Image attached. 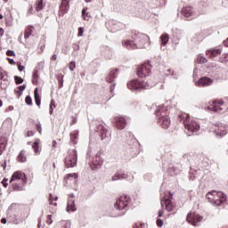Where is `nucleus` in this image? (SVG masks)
<instances>
[{
    "mask_svg": "<svg viewBox=\"0 0 228 228\" xmlns=\"http://www.w3.org/2000/svg\"><path fill=\"white\" fill-rule=\"evenodd\" d=\"M72 49H73V56H79V53H77V51L79 50V45L77 44H73L72 45Z\"/></svg>",
    "mask_w": 228,
    "mask_h": 228,
    "instance_id": "obj_40",
    "label": "nucleus"
},
{
    "mask_svg": "<svg viewBox=\"0 0 228 228\" xmlns=\"http://www.w3.org/2000/svg\"><path fill=\"white\" fill-rule=\"evenodd\" d=\"M25 102L28 106H33V99H31L30 95L26 96Z\"/></svg>",
    "mask_w": 228,
    "mask_h": 228,
    "instance_id": "obj_45",
    "label": "nucleus"
},
{
    "mask_svg": "<svg viewBox=\"0 0 228 228\" xmlns=\"http://www.w3.org/2000/svg\"><path fill=\"white\" fill-rule=\"evenodd\" d=\"M151 69H152V65H151V61L147 63H143L142 65L137 67L136 74L140 79H143V77H147L149 74H151Z\"/></svg>",
    "mask_w": 228,
    "mask_h": 228,
    "instance_id": "obj_8",
    "label": "nucleus"
},
{
    "mask_svg": "<svg viewBox=\"0 0 228 228\" xmlns=\"http://www.w3.org/2000/svg\"><path fill=\"white\" fill-rule=\"evenodd\" d=\"M64 163L66 168H74L77 165V151L76 149L68 151V156L65 158Z\"/></svg>",
    "mask_w": 228,
    "mask_h": 228,
    "instance_id": "obj_7",
    "label": "nucleus"
},
{
    "mask_svg": "<svg viewBox=\"0 0 228 228\" xmlns=\"http://www.w3.org/2000/svg\"><path fill=\"white\" fill-rule=\"evenodd\" d=\"M102 163L104 161L101 158V153H96L95 157L92 159V160L88 161L89 167L92 170H99L101 167H102Z\"/></svg>",
    "mask_w": 228,
    "mask_h": 228,
    "instance_id": "obj_10",
    "label": "nucleus"
},
{
    "mask_svg": "<svg viewBox=\"0 0 228 228\" xmlns=\"http://www.w3.org/2000/svg\"><path fill=\"white\" fill-rule=\"evenodd\" d=\"M17 159L20 163H26V157L24 156V151H21L17 157Z\"/></svg>",
    "mask_w": 228,
    "mask_h": 228,
    "instance_id": "obj_37",
    "label": "nucleus"
},
{
    "mask_svg": "<svg viewBox=\"0 0 228 228\" xmlns=\"http://www.w3.org/2000/svg\"><path fill=\"white\" fill-rule=\"evenodd\" d=\"M208 193H211L212 197H214L216 200V199L219 200V202H221V208H225V203L227 202V195H225V193L216 191H208Z\"/></svg>",
    "mask_w": 228,
    "mask_h": 228,
    "instance_id": "obj_15",
    "label": "nucleus"
},
{
    "mask_svg": "<svg viewBox=\"0 0 228 228\" xmlns=\"http://www.w3.org/2000/svg\"><path fill=\"white\" fill-rule=\"evenodd\" d=\"M118 76V69H111L106 77L107 83H113Z\"/></svg>",
    "mask_w": 228,
    "mask_h": 228,
    "instance_id": "obj_22",
    "label": "nucleus"
},
{
    "mask_svg": "<svg viewBox=\"0 0 228 228\" xmlns=\"http://www.w3.org/2000/svg\"><path fill=\"white\" fill-rule=\"evenodd\" d=\"M181 13L186 20H191V19H193L192 17H195V9L191 5L184 6Z\"/></svg>",
    "mask_w": 228,
    "mask_h": 228,
    "instance_id": "obj_14",
    "label": "nucleus"
},
{
    "mask_svg": "<svg viewBox=\"0 0 228 228\" xmlns=\"http://www.w3.org/2000/svg\"><path fill=\"white\" fill-rule=\"evenodd\" d=\"M57 81L59 83V88H63V75L62 74L58 75Z\"/></svg>",
    "mask_w": 228,
    "mask_h": 228,
    "instance_id": "obj_41",
    "label": "nucleus"
},
{
    "mask_svg": "<svg viewBox=\"0 0 228 228\" xmlns=\"http://www.w3.org/2000/svg\"><path fill=\"white\" fill-rule=\"evenodd\" d=\"M168 40H169L168 34H163L160 37V42H161L162 45H167V44H168Z\"/></svg>",
    "mask_w": 228,
    "mask_h": 228,
    "instance_id": "obj_36",
    "label": "nucleus"
},
{
    "mask_svg": "<svg viewBox=\"0 0 228 228\" xmlns=\"http://www.w3.org/2000/svg\"><path fill=\"white\" fill-rule=\"evenodd\" d=\"M32 83L33 85H38V71L37 69H34L33 74H32Z\"/></svg>",
    "mask_w": 228,
    "mask_h": 228,
    "instance_id": "obj_34",
    "label": "nucleus"
},
{
    "mask_svg": "<svg viewBox=\"0 0 228 228\" xmlns=\"http://www.w3.org/2000/svg\"><path fill=\"white\" fill-rule=\"evenodd\" d=\"M2 184H3L4 188H8V179L4 178L2 181Z\"/></svg>",
    "mask_w": 228,
    "mask_h": 228,
    "instance_id": "obj_53",
    "label": "nucleus"
},
{
    "mask_svg": "<svg viewBox=\"0 0 228 228\" xmlns=\"http://www.w3.org/2000/svg\"><path fill=\"white\" fill-rule=\"evenodd\" d=\"M34 99L37 106L42 104V97L40 96V94H38V87H36L34 90Z\"/></svg>",
    "mask_w": 228,
    "mask_h": 228,
    "instance_id": "obj_29",
    "label": "nucleus"
},
{
    "mask_svg": "<svg viewBox=\"0 0 228 228\" xmlns=\"http://www.w3.org/2000/svg\"><path fill=\"white\" fill-rule=\"evenodd\" d=\"M153 4H155L156 7L158 6H165L167 4V0H151Z\"/></svg>",
    "mask_w": 228,
    "mask_h": 228,
    "instance_id": "obj_38",
    "label": "nucleus"
},
{
    "mask_svg": "<svg viewBox=\"0 0 228 228\" xmlns=\"http://www.w3.org/2000/svg\"><path fill=\"white\" fill-rule=\"evenodd\" d=\"M7 61H9L10 65H15V61L10 57H7Z\"/></svg>",
    "mask_w": 228,
    "mask_h": 228,
    "instance_id": "obj_60",
    "label": "nucleus"
},
{
    "mask_svg": "<svg viewBox=\"0 0 228 228\" xmlns=\"http://www.w3.org/2000/svg\"><path fill=\"white\" fill-rule=\"evenodd\" d=\"M189 179L190 181H195V175L191 171L189 173Z\"/></svg>",
    "mask_w": 228,
    "mask_h": 228,
    "instance_id": "obj_56",
    "label": "nucleus"
},
{
    "mask_svg": "<svg viewBox=\"0 0 228 228\" xmlns=\"http://www.w3.org/2000/svg\"><path fill=\"white\" fill-rule=\"evenodd\" d=\"M186 220L189 224L191 225H194V227H197L198 225H200V222L204 220V216L195 213V212H191L187 215Z\"/></svg>",
    "mask_w": 228,
    "mask_h": 228,
    "instance_id": "obj_9",
    "label": "nucleus"
},
{
    "mask_svg": "<svg viewBox=\"0 0 228 228\" xmlns=\"http://www.w3.org/2000/svg\"><path fill=\"white\" fill-rule=\"evenodd\" d=\"M15 206L17 205L12 204L11 207H9L8 212H7V218L10 224H14L16 225H19V224H20L21 221L17 217V214L13 212V208H15Z\"/></svg>",
    "mask_w": 228,
    "mask_h": 228,
    "instance_id": "obj_12",
    "label": "nucleus"
},
{
    "mask_svg": "<svg viewBox=\"0 0 228 228\" xmlns=\"http://www.w3.org/2000/svg\"><path fill=\"white\" fill-rule=\"evenodd\" d=\"M78 134H79V131H76L70 134V142L73 143V145H76V143H77L76 140H77Z\"/></svg>",
    "mask_w": 228,
    "mask_h": 228,
    "instance_id": "obj_33",
    "label": "nucleus"
},
{
    "mask_svg": "<svg viewBox=\"0 0 228 228\" xmlns=\"http://www.w3.org/2000/svg\"><path fill=\"white\" fill-rule=\"evenodd\" d=\"M82 17H84V20H86V17H88V12H86V9L82 10Z\"/></svg>",
    "mask_w": 228,
    "mask_h": 228,
    "instance_id": "obj_51",
    "label": "nucleus"
},
{
    "mask_svg": "<svg viewBox=\"0 0 228 228\" xmlns=\"http://www.w3.org/2000/svg\"><path fill=\"white\" fill-rule=\"evenodd\" d=\"M91 156H92V151L88 150L87 153H86V156L87 162L91 161L90 160Z\"/></svg>",
    "mask_w": 228,
    "mask_h": 228,
    "instance_id": "obj_54",
    "label": "nucleus"
},
{
    "mask_svg": "<svg viewBox=\"0 0 228 228\" xmlns=\"http://www.w3.org/2000/svg\"><path fill=\"white\" fill-rule=\"evenodd\" d=\"M32 149L36 154H37L40 149V139H36V141L32 144Z\"/></svg>",
    "mask_w": 228,
    "mask_h": 228,
    "instance_id": "obj_32",
    "label": "nucleus"
},
{
    "mask_svg": "<svg viewBox=\"0 0 228 228\" xmlns=\"http://www.w3.org/2000/svg\"><path fill=\"white\" fill-rule=\"evenodd\" d=\"M178 120L183 124L187 136H193V134H197L200 131V124L193 119H190V115L186 113L179 114Z\"/></svg>",
    "mask_w": 228,
    "mask_h": 228,
    "instance_id": "obj_2",
    "label": "nucleus"
},
{
    "mask_svg": "<svg viewBox=\"0 0 228 228\" xmlns=\"http://www.w3.org/2000/svg\"><path fill=\"white\" fill-rule=\"evenodd\" d=\"M69 70L73 71L74 69H76V61H70L69 64Z\"/></svg>",
    "mask_w": 228,
    "mask_h": 228,
    "instance_id": "obj_50",
    "label": "nucleus"
},
{
    "mask_svg": "<svg viewBox=\"0 0 228 228\" xmlns=\"http://www.w3.org/2000/svg\"><path fill=\"white\" fill-rule=\"evenodd\" d=\"M18 90H20V93L22 94V91L26 90V85L19 86H18Z\"/></svg>",
    "mask_w": 228,
    "mask_h": 228,
    "instance_id": "obj_58",
    "label": "nucleus"
},
{
    "mask_svg": "<svg viewBox=\"0 0 228 228\" xmlns=\"http://www.w3.org/2000/svg\"><path fill=\"white\" fill-rule=\"evenodd\" d=\"M6 145H8V139L4 135H0V156L5 151Z\"/></svg>",
    "mask_w": 228,
    "mask_h": 228,
    "instance_id": "obj_26",
    "label": "nucleus"
},
{
    "mask_svg": "<svg viewBox=\"0 0 228 228\" xmlns=\"http://www.w3.org/2000/svg\"><path fill=\"white\" fill-rule=\"evenodd\" d=\"M207 54L209 58H216V56L222 54V50L220 48H212L207 51Z\"/></svg>",
    "mask_w": 228,
    "mask_h": 228,
    "instance_id": "obj_24",
    "label": "nucleus"
},
{
    "mask_svg": "<svg viewBox=\"0 0 228 228\" xmlns=\"http://www.w3.org/2000/svg\"><path fill=\"white\" fill-rule=\"evenodd\" d=\"M206 199L208 200V202H210V204H213L214 206H222V201H220L219 199H215L211 192H208L206 194Z\"/></svg>",
    "mask_w": 228,
    "mask_h": 228,
    "instance_id": "obj_23",
    "label": "nucleus"
},
{
    "mask_svg": "<svg viewBox=\"0 0 228 228\" xmlns=\"http://www.w3.org/2000/svg\"><path fill=\"white\" fill-rule=\"evenodd\" d=\"M154 85L150 84L149 81L133 79L127 83V88L132 92H141V90H147L152 88Z\"/></svg>",
    "mask_w": 228,
    "mask_h": 228,
    "instance_id": "obj_5",
    "label": "nucleus"
},
{
    "mask_svg": "<svg viewBox=\"0 0 228 228\" xmlns=\"http://www.w3.org/2000/svg\"><path fill=\"white\" fill-rule=\"evenodd\" d=\"M3 68H0V81H8V78H4V75L8 77V73L6 71H2Z\"/></svg>",
    "mask_w": 228,
    "mask_h": 228,
    "instance_id": "obj_39",
    "label": "nucleus"
},
{
    "mask_svg": "<svg viewBox=\"0 0 228 228\" xmlns=\"http://www.w3.org/2000/svg\"><path fill=\"white\" fill-rule=\"evenodd\" d=\"M54 108H56V104L54 103V100H51V102H50V110H49L50 115H53V113L54 111Z\"/></svg>",
    "mask_w": 228,
    "mask_h": 228,
    "instance_id": "obj_43",
    "label": "nucleus"
},
{
    "mask_svg": "<svg viewBox=\"0 0 228 228\" xmlns=\"http://www.w3.org/2000/svg\"><path fill=\"white\" fill-rule=\"evenodd\" d=\"M138 140L133 135L130 142H128L129 149H132L133 152H138Z\"/></svg>",
    "mask_w": 228,
    "mask_h": 228,
    "instance_id": "obj_25",
    "label": "nucleus"
},
{
    "mask_svg": "<svg viewBox=\"0 0 228 228\" xmlns=\"http://www.w3.org/2000/svg\"><path fill=\"white\" fill-rule=\"evenodd\" d=\"M102 54H103V56H105V58H108L109 60L110 58H113V51L108 46H103L102 48Z\"/></svg>",
    "mask_w": 228,
    "mask_h": 228,
    "instance_id": "obj_28",
    "label": "nucleus"
},
{
    "mask_svg": "<svg viewBox=\"0 0 228 228\" xmlns=\"http://www.w3.org/2000/svg\"><path fill=\"white\" fill-rule=\"evenodd\" d=\"M33 28H34V27L31 25H29L28 27L26 28L25 33H24L25 40H28V38H29V37H31V35L33 33Z\"/></svg>",
    "mask_w": 228,
    "mask_h": 228,
    "instance_id": "obj_31",
    "label": "nucleus"
},
{
    "mask_svg": "<svg viewBox=\"0 0 228 228\" xmlns=\"http://www.w3.org/2000/svg\"><path fill=\"white\" fill-rule=\"evenodd\" d=\"M34 134H35V132H33V131L27 132V136H33Z\"/></svg>",
    "mask_w": 228,
    "mask_h": 228,
    "instance_id": "obj_64",
    "label": "nucleus"
},
{
    "mask_svg": "<svg viewBox=\"0 0 228 228\" xmlns=\"http://www.w3.org/2000/svg\"><path fill=\"white\" fill-rule=\"evenodd\" d=\"M172 199L173 195L170 194L168 198H165L164 200H161L160 204L161 206H165L166 211H173L174 210V205L172 204Z\"/></svg>",
    "mask_w": 228,
    "mask_h": 228,
    "instance_id": "obj_20",
    "label": "nucleus"
},
{
    "mask_svg": "<svg viewBox=\"0 0 228 228\" xmlns=\"http://www.w3.org/2000/svg\"><path fill=\"white\" fill-rule=\"evenodd\" d=\"M214 133L217 138H224L228 133V125L218 123L214 129Z\"/></svg>",
    "mask_w": 228,
    "mask_h": 228,
    "instance_id": "obj_11",
    "label": "nucleus"
},
{
    "mask_svg": "<svg viewBox=\"0 0 228 228\" xmlns=\"http://www.w3.org/2000/svg\"><path fill=\"white\" fill-rule=\"evenodd\" d=\"M41 10H44V0H37L36 3V11L41 12Z\"/></svg>",
    "mask_w": 228,
    "mask_h": 228,
    "instance_id": "obj_35",
    "label": "nucleus"
},
{
    "mask_svg": "<svg viewBox=\"0 0 228 228\" xmlns=\"http://www.w3.org/2000/svg\"><path fill=\"white\" fill-rule=\"evenodd\" d=\"M12 190H14V191H20L22 190V188L20 187V184H18V183H12Z\"/></svg>",
    "mask_w": 228,
    "mask_h": 228,
    "instance_id": "obj_47",
    "label": "nucleus"
},
{
    "mask_svg": "<svg viewBox=\"0 0 228 228\" xmlns=\"http://www.w3.org/2000/svg\"><path fill=\"white\" fill-rule=\"evenodd\" d=\"M220 106H224V101L214 100L213 107H208V110H209V111H215L216 113L218 111H222V108Z\"/></svg>",
    "mask_w": 228,
    "mask_h": 228,
    "instance_id": "obj_21",
    "label": "nucleus"
},
{
    "mask_svg": "<svg viewBox=\"0 0 228 228\" xmlns=\"http://www.w3.org/2000/svg\"><path fill=\"white\" fill-rule=\"evenodd\" d=\"M164 222L162 221L161 218L157 219V225L158 227H161L163 225Z\"/></svg>",
    "mask_w": 228,
    "mask_h": 228,
    "instance_id": "obj_57",
    "label": "nucleus"
},
{
    "mask_svg": "<svg viewBox=\"0 0 228 228\" xmlns=\"http://www.w3.org/2000/svg\"><path fill=\"white\" fill-rule=\"evenodd\" d=\"M96 133H98L101 141L105 145L110 143V140H111V134L107 129L106 125L104 123H101L96 126Z\"/></svg>",
    "mask_w": 228,
    "mask_h": 228,
    "instance_id": "obj_6",
    "label": "nucleus"
},
{
    "mask_svg": "<svg viewBox=\"0 0 228 228\" xmlns=\"http://www.w3.org/2000/svg\"><path fill=\"white\" fill-rule=\"evenodd\" d=\"M83 33H84L83 28L80 27V28H78V34H77V36H78V37H83Z\"/></svg>",
    "mask_w": 228,
    "mask_h": 228,
    "instance_id": "obj_61",
    "label": "nucleus"
},
{
    "mask_svg": "<svg viewBox=\"0 0 228 228\" xmlns=\"http://www.w3.org/2000/svg\"><path fill=\"white\" fill-rule=\"evenodd\" d=\"M14 94H16L18 95V99L20 97V95H22V93L18 89L14 90Z\"/></svg>",
    "mask_w": 228,
    "mask_h": 228,
    "instance_id": "obj_62",
    "label": "nucleus"
},
{
    "mask_svg": "<svg viewBox=\"0 0 228 228\" xmlns=\"http://www.w3.org/2000/svg\"><path fill=\"white\" fill-rule=\"evenodd\" d=\"M70 222L69 221H61V228H70Z\"/></svg>",
    "mask_w": 228,
    "mask_h": 228,
    "instance_id": "obj_44",
    "label": "nucleus"
},
{
    "mask_svg": "<svg viewBox=\"0 0 228 228\" xmlns=\"http://www.w3.org/2000/svg\"><path fill=\"white\" fill-rule=\"evenodd\" d=\"M36 127H37V131L39 133V134H42V124L40 123V121H38L36 124Z\"/></svg>",
    "mask_w": 228,
    "mask_h": 228,
    "instance_id": "obj_49",
    "label": "nucleus"
},
{
    "mask_svg": "<svg viewBox=\"0 0 228 228\" xmlns=\"http://www.w3.org/2000/svg\"><path fill=\"white\" fill-rule=\"evenodd\" d=\"M66 211L68 213L70 211L72 213H74V211H76V200H75L68 199Z\"/></svg>",
    "mask_w": 228,
    "mask_h": 228,
    "instance_id": "obj_27",
    "label": "nucleus"
},
{
    "mask_svg": "<svg viewBox=\"0 0 228 228\" xmlns=\"http://www.w3.org/2000/svg\"><path fill=\"white\" fill-rule=\"evenodd\" d=\"M155 115L159 117L158 124L162 127V129H168L170 127V110L165 105H159L155 110Z\"/></svg>",
    "mask_w": 228,
    "mask_h": 228,
    "instance_id": "obj_3",
    "label": "nucleus"
},
{
    "mask_svg": "<svg viewBox=\"0 0 228 228\" xmlns=\"http://www.w3.org/2000/svg\"><path fill=\"white\" fill-rule=\"evenodd\" d=\"M46 218H47V224H48V225H51V224H53V216L48 215V216H46Z\"/></svg>",
    "mask_w": 228,
    "mask_h": 228,
    "instance_id": "obj_52",
    "label": "nucleus"
},
{
    "mask_svg": "<svg viewBox=\"0 0 228 228\" xmlns=\"http://www.w3.org/2000/svg\"><path fill=\"white\" fill-rule=\"evenodd\" d=\"M69 177H74V179H77V174H69L67 175V178L69 179Z\"/></svg>",
    "mask_w": 228,
    "mask_h": 228,
    "instance_id": "obj_59",
    "label": "nucleus"
},
{
    "mask_svg": "<svg viewBox=\"0 0 228 228\" xmlns=\"http://www.w3.org/2000/svg\"><path fill=\"white\" fill-rule=\"evenodd\" d=\"M69 0H62L61 4L60 5V10L62 12V13H67L69 12Z\"/></svg>",
    "mask_w": 228,
    "mask_h": 228,
    "instance_id": "obj_30",
    "label": "nucleus"
},
{
    "mask_svg": "<svg viewBox=\"0 0 228 228\" xmlns=\"http://www.w3.org/2000/svg\"><path fill=\"white\" fill-rule=\"evenodd\" d=\"M195 85L200 87L211 86V85H213V79L208 77H201L198 81H196Z\"/></svg>",
    "mask_w": 228,
    "mask_h": 228,
    "instance_id": "obj_19",
    "label": "nucleus"
},
{
    "mask_svg": "<svg viewBox=\"0 0 228 228\" xmlns=\"http://www.w3.org/2000/svg\"><path fill=\"white\" fill-rule=\"evenodd\" d=\"M19 180H21L23 184L28 183V176L26 175V174L20 171H17L12 175L10 179V183H13V181H19Z\"/></svg>",
    "mask_w": 228,
    "mask_h": 228,
    "instance_id": "obj_17",
    "label": "nucleus"
},
{
    "mask_svg": "<svg viewBox=\"0 0 228 228\" xmlns=\"http://www.w3.org/2000/svg\"><path fill=\"white\" fill-rule=\"evenodd\" d=\"M14 81L16 85H22V83H24V78L19 76H14Z\"/></svg>",
    "mask_w": 228,
    "mask_h": 228,
    "instance_id": "obj_42",
    "label": "nucleus"
},
{
    "mask_svg": "<svg viewBox=\"0 0 228 228\" xmlns=\"http://www.w3.org/2000/svg\"><path fill=\"white\" fill-rule=\"evenodd\" d=\"M123 47L128 51H134V49H149L151 45V38L149 36L140 33H132L131 39H126L122 42Z\"/></svg>",
    "mask_w": 228,
    "mask_h": 228,
    "instance_id": "obj_1",
    "label": "nucleus"
},
{
    "mask_svg": "<svg viewBox=\"0 0 228 228\" xmlns=\"http://www.w3.org/2000/svg\"><path fill=\"white\" fill-rule=\"evenodd\" d=\"M128 204H129L128 196L120 197L114 205L112 216L114 217L124 216V215H126V212L129 208Z\"/></svg>",
    "mask_w": 228,
    "mask_h": 228,
    "instance_id": "obj_4",
    "label": "nucleus"
},
{
    "mask_svg": "<svg viewBox=\"0 0 228 228\" xmlns=\"http://www.w3.org/2000/svg\"><path fill=\"white\" fill-rule=\"evenodd\" d=\"M122 179H126L129 183H133L134 181V176H130L127 173L122 172V171H118L115 173L114 175L111 177V181H120Z\"/></svg>",
    "mask_w": 228,
    "mask_h": 228,
    "instance_id": "obj_13",
    "label": "nucleus"
},
{
    "mask_svg": "<svg viewBox=\"0 0 228 228\" xmlns=\"http://www.w3.org/2000/svg\"><path fill=\"white\" fill-rule=\"evenodd\" d=\"M197 61L198 63H208V60L202 56H199Z\"/></svg>",
    "mask_w": 228,
    "mask_h": 228,
    "instance_id": "obj_48",
    "label": "nucleus"
},
{
    "mask_svg": "<svg viewBox=\"0 0 228 228\" xmlns=\"http://www.w3.org/2000/svg\"><path fill=\"white\" fill-rule=\"evenodd\" d=\"M44 69V61L38 62L37 66L34 69V70H37V72H40Z\"/></svg>",
    "mask_w": 228,
    "mask_h": 228,
    "instance_id": "obj_46",
    "label": "nucleus"
},
{
    "mask_svg": "<svg viewBox=\"0 0 228 228\" xmlns=\"http://www.w3.org/2000/svg\"><path fill=\"white\" fill-rule=\"evenodd\" d=\"M24 69H25V67L22 66V64H19V65H18V70H19L20 72H22V70H24Z\"/></svg>",
    "mask_w": 228,
    "mask_h": 228,
    "instance_id": "obj_63",
    "label": "nucleus"
},
{
    "mask_svg": "<svg viewBox=\"0 0 228 228\" xmlns=\"http://www.w3.org/2000/svg\"><path fill=\"white\" fill-rule=\"evenodd\" d=\"M107 28L112 33H116V31H120V29H123L125 25L117 20H110L109 23H107Z\"/></svg>",
    "mask_w": 228,
    "mask_h": 228,
    "instance_id": "obj_16",
    "label": "nucleus"
},
{
    "mask_svg": "<svg viewBox=\"0 0 228 228\" xmlns=\"http://www.w3.org/2000/svg\"><path fill=\"white\" fill-rule=\"evenodd\" d=\"M127 125V121L124 117H116L114 118V126L117 129L122 130L126 129V126Z\"/></svg>",
    "mask_w": 228,
    "mask_h": 228,
    "instance_id": "obj_18",
    "label": "nucleus"
},
{
    "mask_svg": "<svg viewBox=\"0 0 228 228\" xmlns=\"http://www.w3.org/2000/svg\"><path fill=\"white\" fill-rule=\"evenodd\" d=\"M6 55L7 56H15V52L13 50H7Z\"/></svg>",
    "mask_w": 228,
    "mask_h": 228,
    "instance_id": "obj_55",
    "label": "nucleus"
}]
</instances>
